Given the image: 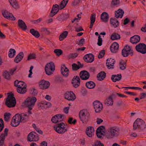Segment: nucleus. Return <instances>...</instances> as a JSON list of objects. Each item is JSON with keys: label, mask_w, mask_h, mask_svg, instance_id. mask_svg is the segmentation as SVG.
I'll use <instances>...</instances> for the list:
<instances>
[{"label": "nucleus", "mask_w": 146, "mask_h": 146, "mask_svg": "<svg viewBox=\"0 0 146 146\" xmlns=\"http://www.w3.org/2000/svg\"><path fill=\"white\" fill-rule=\"evenodd\" d=\"M119 128L116 126L110 127L108 132L105 134V137L108 139H112L115 137H118L120 134Z\"/></svg>", "instance_id": "nucleus-1"}, {"label": "nucleus", "mask_w": 146, "mask_h": 146, "mask_svg": "<svg viewBox=\"0 0 146 146\" xmlns=\"http://www.w3.org/2000/svg\"><path fill=\"white\" fill-rule=\"evenodd\" d=\"M36 101V98L35 97H28L25 101L24 105L28 108V113L29 114L32 113L31 110L34 106Z\"/></svg>", "instance_id": "nucleus-2"}, {"label": "nucleus", "mask_w": 146, "mask_h": 146, "mask_svg": "<svg viewBox=\"0 0 146 146\" xmlns=\"http://www.w3.org/2000/svg\"><path fill=\"white\" fill-rule=\"evenodd\" d=\"M146 127L145 122L142 119L137 118L133 124V129L135 130L137 128L141 130H143Z\"/></svg>", "instance_id": "nucleus-3"}, {"label": "nucleus", "mask_w": 146, "mask_h": 146, "mask_svg": "<svg viewBox=\"0 0 146 146\" xmlns=\"http://www.w3.org/2000/svg\"><path fill=\"white\" fill-rule=\"evenodd\" d=\"M54 130L58 133L63 134L67 131L65 124L63 122L58 123L54 127Z\"/></svg>", "instance_id": "nucleus-4"}, {"label": "nucleus", "mask_w": 146, "mask_h": 146, "mask_svg": "<svg viewBox=\"0 0 146 146\" xmlns=\"http://www.w3.org/2000/svg\"><path fill=\"white\" fill-rule=\"evenodd\" d=\"M16 100L14 97V95L12 94L8 95L5 102V104L9 108L14 107L16 104Z\"/></svg>", "instance_id": "nucleus-5"}, {"label": "nucleus", "mask_w": 146, "mask_h": 146, "mask_svg": "<svg viewBox=\"0 0 146 146\" xmlns=\"http://www.w3.org/2000/svg\"><path fill=\"white\" fill-rule=\"evenodd\" d=\"M80 118L83 123L87 122L89 120L90 115L87 111L84 110L81 111L79 113Z\"/></svg>", "instance_id": "nucleus-6"}, {"label": "nucleus", "mask_w": 146, "mask_h": 146, "mask_svg": "<svg viewBox=\"0 0 146 146\" xmlns=\"http://www.w3.org/2000/svg\"><path fill=\"white\" fill-rule=\"evenodd\" d=\"M55 70V65L52 62H50L47 63L45 66V71L46 74L48 75L52 74V72Z\"/></svg>", "instance_id": "nucleus-7"}, {"label": "nucleus", "mask_w": 146, "mask_h": 146, "mask_svg": "<svg viewBox=\"0 0 146 146\" xmlns=\"http://www.w3.org/2000/svg\"><path fill=\"white\" fill-rule=\"evenodd\" d=\"M122 54L125 57L128 56L129 54L132 56L133 55V52L132 48L127 45L125 46L122 50Z\"/></svg>", "instance_id": "nucleus-8"}, {"label": "nucleus", "mask_w": 146, "mask_h": 146, "mask_svg": "<svg viewBox=\"0 0 146 146\" xmlns=\"http://www.w3.org/2000/svg\"><path fill=\"white\" fill-rule=\"evenodd\" d=\"M65 118V116L63 114H59L55 115L53 116L51 121L54 123L60 122L63 121Z\"/></svg>", "instance_id": "nucleus-9"}, {"label": "nucleus", "mask_w": 146, "mask_h": 146, "mask_svg": "<svg viewBox=\"0 0 146 146\" xmlns=\"http://www.w3.org/2000/svg\"><path fill=\"white\" fill-rule=\"evenodd\" d=\"M136 50L142 54L146 53V45L144 43H140L136 45L135 47Z\"/></svg>", "instance_id": "nucleus-10"}, {"label": "nucleus", "mask_w": 146, "mask_h": 146, "mask_svg": "<svg viewBox=\"0 0 146 146\" xmlns=\"http://www.w3.org/2000/svg\"><path fill=\"white\" fill-rule=\"evenodd\" d=\"M95 111L96 113L100 112L102 110L103 106L102 104L98 101H96L93 103Z\"/></svg>", "instance_id": "nucleus-11"}, {"label": "nucleus", "mask_w": 146, "mask_h": 146, "mask_svg": "<svg viewBox=\"0 0 146 146\" xmlns=\"http://www.w3.org/2000/svg\"><path fill=\"white\" fill-rule=\"evenodd\" d=\"M65 99L68 101H74L76 98L75 94L72 91H68L64 94Z\"/></svg>", "instance_id": "nucleus-12"}, {"label": "nucleus", "mask_w": 146, "mask_h": 146, "mask_svg": "<svg viewBox=\"0 0 146 146\" xmlns=\"http://www.w3.org/2000/svg\"><path fill=\"white\" fill-rule=\"evenodd\" d=\"M28 113V114L24 113L21 114L17 113L20 122L25 123L27 121L30 114Z\"/></svg>", "instance_id": "nucleus-13"}, {"label": "nucleus", "mask_w": 146, "mask_h": 146, "mask_svg": "<svg viewBox=\"0 0 146 146\" xmlns=\"http://www.w3.org/2000/svg\"><path fill=\"white\" fill-rule=\"evenodd\" d=\"M80 79L78 76H74L72 80V83L73 86L75 88L79 86L80 84Z\"/></svg>", "instance_id": "nucleus-14"}, {"label": "nucleus", "mask_w": 146, "mask_h": 146, "mask_svg": "<svg viewBox=\"0 0 146 146\" xmlns=\"http://www.w3.org/2000/svg\"><path fill=\"white\" fill-rule=\"evenodd\" d=\"M20 121L19 119L17 114H16L13 117L11 122V125L12 126L16 127L20 124Z\"/></svg>", "instance_id": "nucleus-15"}, {"label": "nucleus", "mask_w": 146, "mask_h": 146, "mask_svg": "<svg viewBox=\"0 0 146 146\" xmlns=\"http://www.w3.org/2000/svg\"><path fill=\"white\" fill-rule=\"evenodd\" d=\"M80 76L81 79L83 80L88 79L90 77L89 73L86 70L82 71L80 73Z\"/></svg>", "instance_id": "nucleus-16"}, {"label": "nucleus", "mask_w": 146, "mask_h": 146, "mask_svg": "<svg viewBox=\"0 0 146 146\" xmlns=\"http://www.w3.org/2000/svg\"><path fill=\"white\" fill-rule=\"evenodd\" d=\"M115 62V61L114 59H112L111 58L108 59L106 62L108 68V69H113L114 68V64Z\"/></svg>", "instance_id": "nucleus-17"}, {"label": "nucleus", "mask_w": 146, "mask_h": 146, "mask_svg": "<svg viewBox=\"0 0 146 146\" xmlns=\"http://www.w3.org/2000/svg\"><path fill=\"white\" fill-rule=\"evenodd\" d=\"M59 9V6L57 4H55L53 5L51 10L50 16L51 17H53L57 13Z\"/></svg>", "instance_id": "nucleus-18"}, {"label": "nucleus", "mask_w": 146, "mask_h": 146, "mask_svg": "<svg viewBox=\"0 0 146 146\" xmlns=\"http://www.w3.org/2000/svg\"><path fill=\"white\" fill-rule=\"evenodd\" d=\"M50 83L49 82L42 80L39 82V86L42 89L48 88L50 86Z\"/></svg>", "instance_id": "nucleus-19"}, {"label": "nucleus", "mask_w": 146, "mask_h": 146, "mask_svg": "<svg viewBox=\"0 0 146 146\" xmlns=\"http://www.w3.org/2000/svg\"><path fill=\"white\" fill-rule=\"evenodd\" d=\"M84 61L87 62H92L94 60V57L92 54H86L84 57Z\"/></svg>", "instance_id": "nucleus-20"}, {"label": "nucleus", "mask_w": 146, "mask_h": 146, "mask_svg": "<svg viewBox=\"0 0 146 146\" xmlns=\"http://www.w3.org/2000/svg\"><path fill=\"white\" fill-rule=\"evenodd\" d=\"M34 132H32L29 134L27 136V140L29 141H36L38 140V136L35 135Z\"/></svg>", "instance_id": "nucleus-21"}, {"label": "nucleus", "mask_w": 146, "mask_h": 146, "mask_svg": "<svg viewBox=\"0 0 146 146\" xmlns=\"http://www.w3.org/2000/svg\"><path fill=\"white\" fill-rule=\"evenodd\" d=\"M2 14L3 16L7 19H9L12 20H15V18L13 16V15L9 13L7 11H5L3 12Z\"/></svg>", "instance_id": "nucleus-22"}, {"label": "nucleus", "mask_w": 146, "mask_h": 146, "mask_svg": "<svg viewBox=\"0 0 146 146\" xmlns=\"http://www.w3.org/2000/svg\"><path fill=\"white\" fill-rule=\"evenodd\" d=\"M61 71L63 76L65 77H67L69 74V70L66 67L64 64L62 65L61 66Z\"/></svg>", "instance_id": "nucleus-23"}, {"label": "nucleus", "mask_w": 146, "mask_h": 146, "mask_svg": "<svg viewBox=\"0 0 146 146\" xmlns=\"http://www.w3.org/2000/svg\"><path fill=\"white\" fill-rule=\"evenodd\" d=\"M18 25L23 31H25L27 29V27L26 24L22 20H18Z\"/></svg>", "instance_id": "nucleus-24"}, {"label": "nucleus", "mask_w": 146, "mask_h": 146, "mask_svg": "<svg viewBox=\"0 0 146 146\" xmlns=\"http://www.w3.org/2000/svg\"><path fill=\"white\" fill-rule=\"evenodd\" d=\"M94 129L92 127L89 126L87 128L86 130V134L89 137H91L94 135Z\"/></svg>", "instance_id": "nucleus-25"}, {"label": "nucleus", "mask_w": 146, "mask_h": 146, "mask_svg": "<svg viewBox=\"0 0 146 146\" xmlns=\"http://www.w3.org/2000/svg\"><path fill=\"white\" fill-rule=\"evenodd\" d=\"M100 18L103 22L107 23L108 21L109 15L107 13L104 12L101 14Z\"/></svg>", "instance_id": "nucleus-26"}, {"label": "nucleus", "mask_w": 146, "mask_h": 146, "mask_svg": "<svg viewBox=\"0 0 146 146\" xmlns=\"http://www.w3.org/2000/svg\"><path fill=\"white\" fill-rule=\"evenodd\" d=\"M140 39V38L139 36L138 35H135L130 38V41L131 43L134 44L139 42Z\"/></svg>", "instance_id": "nucleus-27"}, {"label": "nucleus", "mask_w": 146, "mask_h": 146, "mask_svg": "<svg viewBox=\"0 0 146 146\" xmlns=\"http://www.w3.org/2000/svg\"><path fill=\"white\" fill-rule=\"evenodd\" d=\"M119 44L117 42H114L110 46L111 51L113 53H116L118 49Z\"/></svg>", "instance_id": "nucleus-28"}, {"label": "nucleus", "mask_w": 146, "mask_h": 146, "mask_svg": "<svg viewBox=\"0 0 146 146\" xmlns=\"http://www.w3.org/2000/svg\"><path fill=\"white\" fill-rule=\"evenodd\" d=\"M24 56L23 52H20L15 58L14 60V62L16 63H18L23 58Z\"/></svg>", "instance_id": "nucleus-29"}, {"label": "nucleus", "mask_w": 146, "mask_h": 146, "mask_svg": "<svg viewBox=\"0 0 146 146\" xmlns=\"http://www.w3.org/2000/svg\"><path fill=\"white\" fill-rule=\"evenodd\" d=\"M122 78V76L121 74H118L117 75H112L111 79L113 82H115L117 81L120 80Z\"/></svg>", "instance_id": "nucleus-30"}, {"label": "nucleus", "mask_w": 146, "mask_h": 146, "mask_svg": "<svg viewBox=\"0 0 146 146\" xmlns=\"http://www.w3.org/2000/svg\"><path fill=\"white\" fill-rule=\"evenodd\" d=\"M124 13V11L121 9H119L117 11H115V17L117 18L119 17L121 18Z\"/></svg>", "instance_id": "nucleus-31"}, {"label": "nucleus", "mask_w": 146, "mask_h": 146, "mask_svg": "<svg viewBox=\"0 0 146 146\" xmlns=\"http://www.w3.org/2000/svg\"><path fill=\"white\" fill-rule=\"evenodd\" d=\"M110 23L112 26L114 28L117 27L119 25V22L115 18H111L110 20Z\"/></svg>", "instance_id": "nucleus-32"}, {"label": "nucleus", "mask_w": 146, "mask_h": 146, "mask_svg": "<svg viewBox=\"0 0 146 146\" xmlns=\"http://www.w3.org/2000/svg\"><path fill=\"white\" fill-rule=\"evenodd\" d=\"M106 76V73L104 71H102L97 75V78L98 80L102 81L104 79Z\"/></svg>", "instance_id": "nucleus-33"}, {"label": "nucleus", "mask_w": 146, "mask_h": 146, "mask_svg": "<svg viewBox=\"0 0 146 146\" xmlns=\"http://www.w3.org/2000/svg\"><path fill=\"white\" fill-rule=\"evenodd\" d=\"M9 2L12 7L15 9H18L19 6L16 0H9Z\"/></svg>", "instance_id": "nucleus-34"}, {"label": "nucleus", "mask_w": 146, "mask_h": 146, "mask_svg": "<svg viewBox=\"0 0 146 146\" xmlns=\"http://www.w3.org/2000/svg\"><path fill=\"white\" fill-rule=\"evenodd\" d=\"M86 86L88 88L90 89H92L95 88L96 86V84L93 81H90L86 82Z\"/></svg>", "instance_id": "nucleus-35"}, {"label": "nucleus", "mask_w": 146, "mask_h": 146, "mask_svg": "<svg viewBox=\"0 0 146 146\" xmlns=\"http://www.w3.org/2000/svg\"><path fill=\"white\" fill-rule=\"evenodd\" d=\"M26 87V85H25L24 86H23V87L18 88L17 89V91L19 93L23 94H24L27 91Z\"/></svg>", "instance_id": "nucleus-36"}, {"label": "nucleus", "mask_w": 146, "mask_h": 146, "mask_svg": "<svg viewBox=\"0 0 146 146\" xmlns=\"http://www.w3.org/2000/svg\"><path fill=\"white\" fill-rule=\"evenodd\" d=\"M69 15L67 14H62L57 18L59 21H63L68 18Z\"/></svg>", "instance_id": "nucleus-37"}, {"label": "nucleus", "mask_w": 146, "mask_h": 146, "mask_svg": "<svg viewBox=\"0 0 146 146\" xmlns=\"http://www.w3.org/2000/svg\"><path fill=\"white\" fill-rule=\"evenodd\" d=\"M69 0H63L58 5L59 9H62L64 8L66 6Z\"/></svg>", "instance_id": "nucleus-38"}, {"label": "nucleus", "mask_w": 146, "mask_h": 146, "mask_svg": "<svg viewBox=\"0 0 146 146\" xmlns=\"http://www.w3.org/2000/svg\"><path fill=\"white\" fill-rule=\"evenodd\" d=\"M105 103L108 106L112 105L113 104V100L112 97L110 96L105 101Z\"/></svg>", "instance_id": "nucleus-39"}, {"label": "nucleus", "mask_w": 146, "mask_h": 146, "mask_svg": "<svg viewBox=\"0 0 146 146\" xmlns=\"http://www.w3.org/2000/svg\"><path fill=\"white\" fill-rule=\"evenodd\" d=\"M30 33L36 38L39 37L40 35L39 32L34 29H31L30 30Z\"/></svg>", "instance_id": "nucleus-40"}, {"label": "nucleus", "mask_w": 146, "mask_h": 146, "mask_svg": "<svg viewBox=\"0 0 146 146\" xmlns=\"http://www.w3.org/2000/svg\"><path fill=\"white\" fill-rule=\"evenodd\" d=\"M120 38L119 35L116 33H113L111 37V39L112 40L119 39Z\"/></svg>", "instance_id": "nucleus-41"}, {"label": "nucleus", "mask_w": 146, "mask_h": 146, "mask_svg": "<svg viewBox=\"0 0 146 146\" xmlns=\"http://www.w3.org/2000/svg\"><path fill=\"white\" fill-rule=\"evenodd\" d=\"M68 32L67 31H65L62 34H61L59 37V39L60 41L62 40L64 38L66 37L68 35Z\"/></svg>", "instance_id": "nucleus-42"}, {"label": "nucleus", "mask_w": 146, "mask_h": 146, "mask_svg": "<svg viewBox=\"0 0 146 146\" xmlns=\"http://www.w3.org/2000/svg\"><path fill=\"white\" fill-rule=\"evenodd\" d=\"M83 66V65H81L80 66L77 65L76 63H73L72 65V69L73 70H77L80 68H82Z\"/></svg>", "instance_id": "nucleus-43"}, {"label": "nucleus", "mask_w": 146, "mask_h": 146, "mask_svg": "<svg viewBox=\"0 0 146 146\" xmlns=\"http://www.w3.org/2000/svg\"><path fill=\"white\" fill-rule=\"evenodd\" d=\"M3 76L4 78L8 80H11V75L8 71L7 70L5 71L3 74Z\"/></svg>", "instance_id": "nucleus-44"}, {"label": "nucleus", "mask_w": 146, "mask_h": 146, "mask_svg": "<svg viewBox=\"0 0 146 146\" xmlns=\"http://www.w3.org/2000/svg\"><path fill=\"white\" fill-rule=\"evenodd\" d=\"M16 53L15 50L13 48H11L9 50V53L8 56L9 58H12L15 55Z\"/></svg>", "instance_id": "nucleus-45"}, {"label": "nucleus", "mask_w": 146, "mask_h": 146, "mask_svg": "<svg viewBox=\"0 0 146 146\" xmlns=\"http://www.w3.org/2000/svg\"><path fill=\"white\" fill-rule=\"evenodd\" d=\"M120 68L121 70H123L126 69V63L123 61H121L120 62Z\"/></svg>", "instance_id": "nucleus-46"}, {"label": "nucleus", "mask_w": 146, "mask_h": 146, "mask_svg": "<svg viewBox=\"0 0 146 146\" xmlns=\"http://www.w3.org/2000/svg\"><path fill=\"white\" fill-rule=\"evenodd\" d=\"M11 114L9 113H5L4 116V120L6 121H8L9 119L10 118V115Z\"/></svg>", "instance_id": "nucleus-47"}, {"label": "nucleus", "mask_w": 146, "mask_h": 146, "mask_svg": "<svg viewBox=\"0 0 146 146\" xmlns=\"http://www.w3.org/2000/svg\"><path fill=\"white\" fill-rule=\"evenodd\" d=\"M44 105V101H43L41 103H39L38 104V107L42 110L46 109V107Z\"/></svg>", "instance_id": "nucleus-48"}, {"label": "nucleus", "mask_w": 146, "mask_h": 146, "mask_svg": "<svg viewBox=\"0 0 146 146\" xmlns=\"http://www.w3.org/2000/svg\"><path fill=\"white\" fill-rule=\"evenodd\" d=\"M73 119L72 117H70L68 118V122L69 124H73V125H75L77 121L76 119H74L73 121H72Z\"/></svg>", "instance_id": "nucleus-49"}, {"label": "nucleus", "mask_w": 146, "mask_h": 146, "mask_svg": "<svg viewBox=\"0 0 146 146\" xmlns=\"http://www.w3.org/2000/svg\"><path fill=\"white\" fill-rule=\"evenodd\" d=\"M54 52L57 56L60 55L63 53L62 51L61 50L58 49H55Z\"/></svg>", "instance_id": "nucleus-50"}, {"label": "nucleus", "mask_w": 146, "mask_h": 146, "mask_svg": "<svg viewBox=\"0 0 146 146\" xmlns=\"http://www.w3.org/2000/svg\"><path fill=\"white\" fill-rule=\"evenodd\" d=\"M78 55L76 53H70L68 56V58L69 59L75 58L78 56Z\"/></svg>", "instance_id": "nucleus-51"}, {"label": "nucleus", "mask_w": 146, "mask_h": 146, "mask_svg": "<svg viewBox=\"0 0 146 146\" xmlns=\"http://www.w3.org/2000/svg\"><path fill=\"white\" fill-rule=\"evenodd\" d=\"M36 58V55L35 54H30L29 56L27 59L28 60H29L32 59H34Z\"/></svg>", "instance_id": "nucleus-52"}, {"label": "nucleus", "mask_w": 146, "mask_h": 146, "mask_svg": "<svg viewBox=\"0 0 146 146\" xmlns=\"http://www.w3.org/2000/svg\"><path fill=\"white\" fill-rule=\"evenodd\" d=\"M85 39L84 38H82L80 39L79 42H77L76 44L80 46H82L83 45L84 43Z\"/></svg>", "instance_id": "nucleus-53"}, {"label": "nucleus", "mask_w": 146, "mask_h": 146, "mask_svg": "<svg viewBox=\"0 0 146 146\" xmlns=\"http://www.w3.org/2000/svg\"><path fill=\"white\" fill-rule=\"evenodd\" d=\"M82 2V0H74L72 3L74 6H76Z\"/></svg>", "instance_id": "nucleus-54"}, {"label": "nucleus", "mask_w": 146, "mask_h": 146, "mask_svg": "<svg viewBox=\"0 0 146 146\" xmlns=\"http://www.w3.org/2000/svg\"><path fill=\"white\" fill-rule=\"evenodd\" d=\"M105 127L104 126H101L99 127L96 130L97 131L105 132Z\"/></svg>", "instance_id": "nucleus-55"}, {"label": "nucleus", "mask_w": 146, "mask_h": 146, "mask_svg": "<svg viewBox=\"0 0 146 146\" xmlns=\"http://www.w3.org/2000/svg\"><path fill=\"white\" fill-rule=\"evenodd\" d=\"M31 91L32 94L33 95H35L37 94V91L34 87L31 88Z\"/></svg>", "instance_id": "nucleus-56"}, {"label": "nucleus", "mask_w": 146, "mask_h": 146, "mask_svg": "<svg viewBox=\"0 0 146 146\" xmlns=\"http://www.w3.org/2000/svg\"><path fill=\"white\" fill-rule=\"evenodd\" d=\"M4 122L2 118L0 119V132H1L4 128Z\"/></svg>", "instance_id": "nucleus-57"}, {"label": "nucleus", "mask_w": 146, "mask_h": 146, "mask_svg": "<svg viewBox=\"0 0 146 146\" xmlns=\"http://www.w3.org/2000/svg\"><path fill=\"white\" fill-rule=\"evenodd\" d=\"M105 54L104 50H102L99 53L98 57L99 58H103Z\"/></svg>", "instance_id": "nucleus-58"}, {"label": "nucleus", "mask_w": 146, "mask_h": 146, "mask_svg": "<svg viewBox=\"0 0 146 146\" xmlns=\"http://www.w3.org/2000/svg\"><path fill=\"white\" fill-rule=\"evenodd\" d=\"M95 14H92L90 18V20L91 21L90 23H94L95 22Z\"/></svg>", "instance_id": "nucleus-59"}, {"label": "nucleus", "mask_w": 146, "mask_h": 146, "mask_svg": "<svg viewBox=\"0 0 146 146\" xmlns=\"http://www.w3.org/2000/svg\"><path fill=\"white\" fill-rule=\"evenodd\" d=\"M5 137L1 135L0 136V146L3 145L4 143V140Z\"/></svg>", "instance_id": "nucleus-60"}, {"label": "nucleus", "mask_w": 146, "mask_h": 146, "mask_svg": "<svg viewBox=\"0 0 146 146\" xmlns=\"http://www.w3.org/2000/svg\"><path fill=\"white\" fill-rule=\"evenodd\" d=\"M101 37V36L100 35H99L97 43L98 45L100 46H101L102 44V38Z\"/></svg>", "instance_id": "nucleus-61"}, {"label": "nucleus", "mask_w": 146, "mask_h": 146, "mask_svg": "<svg viewBox=\"0 0 146 146\" xmlns=\"http://www.w3.org/2000/svg\"><path fill=\"white\" fill-rule=\"evenodd\" d=\"M93 146H104V145L100 141H97L95 142Z\"/></svg>", "instance_id": "nucleus-62"}, {"label": "nucleus", "mask_w": 146, "mask_h": 146, "mask_svg": "<svg viewBox=\"0 0 146 146\" xmlns=\"http://www.w3.org/2000/svg\"><path fill=\"white\" fill-rule=\"evenodd\" d=\"M119 0H112L111 5L115 6L119 4Z\"/></svg>", "instance_id": "nucleus-63"}, {"label": "nucleus", "mask_w": 146, "mask_h": 146, "mask_svg": "<svg viewBox=\"0 0 146 146\" xmlns=\"http://www.w3.org/2000/svg\"><path fill=\"white\" fill-rule=\"evenodd\" d=\"M41 31L46 35H49L50 33L49 31L46 28H42L41 29Z\"/></svg>", "instance_id": "nucleus-64"}]
</instances>
